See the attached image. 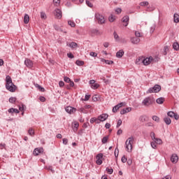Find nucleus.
Instances as JSON below:
<instances>
[{
    "label": "nucleus",
    "instance_id": "obj_39",
    "mask_svg": "<svg viewBox=\"0 0 179 179\" xmlns=\"http://www.w3.org/2000/svg\"><path fill=\"white\" fill-rule=\"evenodd\" d=\"M156 30V24H154L151 28H150V33L153 34L155 33V31Z\"/></svg>",
    "mask_w": 179,
    "mask_h": 179
},
{
    "label": "nucleus",
    "instance_id": "obj_23",
    "mask_svg": "<svg viewBox=\"0 0 179 179\" xmlns=\"http://www.w3.org/2000/svg\"><path fill=\"white\" fill-rule=\"evenodd\" d=\"M164 97H159L157 99L156 102L157 104H163L164 103Z\"/></svg>",
    "mask_w": 179,
    "mask_h": 179
},
{
    "label": "nucleus",
    "instance_id": "obj_52",
    "mask_svg": "<svg viewBox=\"0 0 179 179\" xmlns=\"http://www.w3.org/2000/svg\"><path fill=\"white\" fill-rule=\"evenodd\" d=\"M25 108H26V106L24 105V104H22V106H19V110H20V111H24Z\"/></svg>",
    "mask_w": 179,
    "mask_h": 179
},
{
    "label": "nucleus",
    "instance_id": "obj_40",
    "mask_svg": "<svg viewBox=\"0 0 179 179\" xmlns=\"http://www.w3.org/2000/svg\"><path fill=\"white\" fill-rule=\"evenodd\" d=\"M139 121L141 122H144L145 121H146V116L145 115L140 116Z\"/></svg>",
    "mask_w": 179,
    "mask_h": 179
},
{
    "label": "nucleus",
    "instance_id": "obj_57",
    "mask_svg": "<svg viewBox=\"0 0 179 179\" xmlns=\"http://www.w3.org/2000/svg\"><path fill=\"white\" fill-rule=\"evenodd\" d=\"M150 137H151L152 139L154 140V141L156 139L155 132L152 131V132L150 133Z\"/></svg>",
    "mask_w": 179,
    "mask_h": 179
},
{
    "label": "nucleus",
    "instance_id": "obj_6",
    "mask_svg": "<svg viewBox=\"0 0 179 179\" xmlns=\"http://www.w3.org/2000/svg\"><path fill=\"white\" fill-rule=\"evenodd\" d=\"M96 19L98 21V23L100 24L106 23V19L104 16L100 13H96Z\"/></svg>",
    "mask_w": 179,
    "mask_h": 179
},
{
    "label": "nucleus",
    "instance_id": "obj_17",
    "mask_svg": "<svg viewBox=\"0 0 179 179\" xmlns=\"http://www.w3.org/2000/svg\"><path fill=\"white\" fill-rule=\"evenodd\" d=\"M171 161L173 164H176L178 161V157L176 155V154H173Z\"/></svg>",
    "mask_w": 179,
    "mask_h": 179
},
{
    "label": "nucleus",
    "instance_id": "obj_18",
    "mask_svg": "<svg viewBox=\"0 0 179 179\" xmlns=\"http://www.w3.org/2000/svg\"><path fill=\"white\" fill-rule=\"evenodd\" d=\"M8 112L11 114L20 113V110L17 108H10L8 110Z\"/></svg>",
    "mask_w": 179,
    "mask_h": 179
},
{
    "label": "nucleus",
    "instance_id": "obj_3",
    "mask_svg": "<svg viewBox=\"0 0 179 179\" xmlns=\"http://www.w3.org/2000/svg\"><path fill=\"white\" fill-rule=\"evenodd\" d=\"M160 90H162V87L159 85H155L147 90V94L158 93Z\"/></svg>",
    "mask_w": 179,
    "mask_h": 179
},
{
    "label": "nucleus",
    "instance_id": "obj_43",
    "mask_svg": "<svg viewBox=\"0 0 179 179\" xmlns=\"http://www.w3.org/2000/svg\"><path fill=\"white\" fill-rule=\"evenodd\" d=\"M140 6H149V2L148 1H142V2H141Z\"/></svg>",
    "mask_w": 179,
    "mask_h": 179
},
{
    "label": "nucleus",
    "instance_id": "obj_29",
    "mask_svg": "<svg viewBox=\"0 0 179 179\" xmlns=\"http://www.w3.org/2000/svg\"><path fill=\"white\" fill-rule=\"evenodd\" d=\"M76 64L78 66H83L85 64V62L82 60H77L76 62Z\"/></svg>",
    "mask_w": 179,
    "mask_h": 179
},
{
    "label": "nucleus",
    "instance_id": "obj_35",
    "mask_svg": "<svg viewBox=\"0 0 179 179\" xmlns=\"http://www.w3.org/2000/svg\"><path fill=\"white\" fill-rule=\"evenodd\" d=\"M127 106V103L125 102H121L120 103H118L117 105H116V106L117 107V108H121L122 106Z\"/></svg>",
    "mask_w": 179,
    "mask_h": 179
},
{
    "label": "nucleus",
    "instance_id": "obj_27",
    "mask_svg": "<svg viewBox=\"0 0 179 179\" xmlns=\"http://www.w3.org/2000/svg\"><path fill=\"white\" fill-rule=\"evenodd\" d=\"M116 19H117V17L113 15H110L108 17L110 22H114V21H115Z\"/></svg>",
    "mask_w": 179,
    "mask_h": 179
},
{
    "label": "nucleus",
    "instance_id": "obj_36",
    "mask_svg": "<svg viewBox=\"0 0 179 179\" xmlns=\"http://www.w3.org/2000/svg\"><path fill=\"white\" fill-rule=\"evenodd\" d=\"M53 3L55 6H59L61 3V0H53Z\"/></svg>",
    "mask_w": 179,
    "mask_h": 179
},
{
    "label": "nucleus",
    "instance_id": "obj_16",
    "mask_svg": "<svg viewBox=\"0 0 179 179\" xmlns=\"http://www.w3.org/2000/svg\"><path fill=\"white\" fill-rule=\"evenodd\" d=\"M90 33L92 36H99L101 35V32L98 29H92Z\"/></svg>",
    "mask_w": 179,
    "mask_h": 179
},
{
    "label": "nucleus",
    "instance_id": "obj_22",
    "mask_svg": "<svg viewBox=\"0 0 179 179\" xmlns=\"http://www.w3.org/2000/svg\"><path fill=\"white\" fill-rule=\"evenodd\" d=\"M69 46L72 49H76L78 48V43L76 42H71L69 43Z\"/></svg>",
    "mask_w": 179,
    "mask_h": 179
},
{
    "label": "nucleus",
    "instance_id": "obj_47",
    "mask_svg": "<svg viewBox=\"0 0 179 179\" xmlns=\"http://www.w3.org/2000/svg\"><path fill=\"white\" fill-rule=\"evenodd\" d=\"M92 101L94 102H96L99 101V96L98 95H94L92 96Z\"/></svg>",
    "mask_w": 179,
    "mask_h": 179
},
{
    "label": "nucleus",
    "instance_id": "obj_55",
    "mask_svg": "<svg viewBox=\"0 0 179 179\" xmlns=\"http://www.w3.org/2000/svg\"><path fill=\"white\" fill-rule=\"evenodd\" d=\"M64 80L67 83H69L71 81V78L69 77H64Z\"/></svg>",
    "mask_w": 179,
    "mask_h": 179
},
{
    "label": "nucleus",
    "instance_id": "obj_61",
    "mask_svg": "<svg viewBox=\"0 0 179 179\" xmlns=\"http://www.w3.org/2000/svg\"><path fill=\"white\" fill-rule=\"evenodd\" d=\"M118 152H119L118 148H115V157L116 158L118 157Z\"/></svg>",
    "mask_w": 179,
    "mask_h": 179
},
{
    "label": "nucleus",
    "instance_id": "obj_4",
    "mask_svg": "<svg viewBox=\"0 0 179 179\" xmlns=\"http://www.w3.org/2000/svg\"><path fill=\"white\" fill-rule=\"evenodd\" d=\"M154 102H155V99H153V97L148 96L143 99L142 103L145 106H149L153 104Z\"/></svg>",
    "mask_w": 179,
    "mask_h": 179
},
{
    "label": "nucleus",
    "instance_id": "obj_7",
    "mask_svg": "<svg viewBox=\"0 0 179 179\" xmlns=\"http://www.w3.org/2000/svg\"><path fill=\"white\" fill-rule=\"evenodd\" d=\"M103 154H98L96 157V163L98 165H101L103 164Z\"/></svg>",
    "mask_w": 179,
    "mask_h": 179
},
{
    "label": "nucleus",
    "instance_id": "obj_31",
    "mask_svg": "<svg viewBox=\"0 0 179 179\" xmlns=\"http://www.w3.org/2000/svg\"><path fill=\"white\" fill-rule=\"evenodd\" d=\"M79 126H80L79 122H75L73 124V131H77L78 129Z\"/></svg>",
    "mask_w": 179,
    "mask_h": 179
},
{
    "label": "nucleus",
    "instance_id": "obj_62",
    "mask_svg": "<svg viewBox=\"0 0 179 179\" xmlns=\"http://www.w3.org/2000/svg\"><path fill=\"white\" fill-rule=\"evenodd\" d=\"M108 140V137H104L103 138H102V143H106Z\"/></svg>",
    "mask_w": 179,
    "mask_h": 179
},
{
    "label": "nucleus",
    "instance_id": "obj_19",
    "mask_svg": "<svg viewBox=\"0 0 179 179\" xmlns=\"http://www.w3.org/2000/svg\"><path fill=\"white\" fill-rule=\"evenodd\" d=\"M30 21V17L28 14H25L24 16V23L28 24Z\"/></svg>",
    "mask_w": 179,
    "mask_h": 179
},
{
    "label": "nucleus",
    "instance_id": "obj_24",
    "mask_svg": "<svg viewBox=\"0 0 179 179\" xmlns=\"http://www.w3.org/2000/svg\"><path fill=\"white\" fill-rule=\"evenodd\" d=\"M68 24H69L71 27H72V28H74V27H76V22H75L74 21L71 20H69L68 21Z\"/></svg>",
    "mask_w": 179,
    "mask_h": 179
},
{
    "label": "nucleus",
    "instance_id": "obj_48",
    "mask_svg": "<svg viewBox=\"0 0 179 179\" xmlns=\"http://www.w3.org/2000/svg\"><path fill=\"white\" fill-rule=\"evenodd\" d=\"M103 62L106 64H108V65H111L114 63L113 61H111V60H106V59H103Z\"/></svg>",
    "mask_w": 179,
    "mask_h": 179
},
{
    "label": "nucleus",
    "instance_id": "obj_63",
    "mask_svg": "<svg viewBox=\"0 0 179 179\" xmlns=\"http://www.w3.org/2000/svg\"><path fill=\"white\" fill-rule=\"evenodd\" d=\"M122 162L127 163V158L125 157V156L122 157Z\"/></svg>",
    "mask_w": 179,
    "mask_h": 179
},
{
    "label": "nucleus",
    "instance_id": "obj_46",
    "mask_svg": "<svg viewBox=\"0 0 179 179\" xmlns=\"http://www.w3.org/2000/svg\"><path fill=\"white\" fill-rule=\"evenodd\" d=\"M175 114H176V113H174L173 111H169L167 113L168 116H169L171 117H174Z\"/></svg>",
    "mask_w": 179,
    "mask_h": 179
},
{
    "label": "nucleus",
    "instance_id": "obj_11",
    "mask_svg": "<svg viewBox=\"0 0 179 179\" xmlns=\"http://www.w3.org/2000/svg\"><path fill=\"white\" fill-rule=\"evenodd\" d=\"M131 110H132V108L131 107L124 108L121 110L120 114L121 115H125V114L131 112Z\"/></svg>",
    "mask_w": 179,
    "mask_h": 179
},
{
    "label": "nucleus",
    "instance_id": "obj_25",
    "mask_svg": "<svg viewBox=\"0 0 179 179\" xmlns=\"http://www.w3.org/2000/svg\"><path fill=\"white\" fill-rule=\"evenodd\" d=\"M136 64L140 65L143 64V57H138L136 59Z\"/></svg>",
    "mask_w": 179,
    "mask_h": 179
},
{
    "label": "nucleus",
    "instance_id": "obj_38",
    "mask_svg": "<svg viewBox=\"0 0 179 179\" xmlns=\"http://www.w3.org/2000/svg\"><path fill=\"white\" fill-rule=\"evenodd\" d=\"M154 141L157 145H162L163 143V141L160 138H155Z\"/></svg>",
    "mask_w": 179,
    "mask_h": 179
},
{
    "label": "nucleus",
    "instance_id": "obj_33",
    "mask_svg": "<svg viewBox=\"0 0 179 179\" xmlns=\"http://www.w3.org/2000/svg\"><path fill=\"white\" fill-rule=\"evenodd\" d=\"M113 36H114V38L116 41H120V36H118V34H117L116 31L113 32Z\"/></svg>",
    "mask_w": 179,
    "mask_h": 179
},
{
    "label": "nucleus",
    "instance_id": "obj_30",
    "mask_svg": "<svg viewBox=\"0 0 179 179\" xmlns=\"http://www.w3.org/2000/svg\"><path fill=\"white\" fill-rule=\"evenodd\" d=\"M164 120L167 125H170L171 124V119L169 117H165Z\"/></svg>",
    "mask_w": 179,
    "mask_h": 179
},
{
    "label": "nucleus",
    "instance_id": "obj_34",
    "mask_svg": "<svg viewBox=\"0 0 179 179\" xmlns=\"http://www.w3.org/2000/svg\"><path fill=\"white\" fill-rule=\"evenodd\" d=\"M99 87H100V85L98 84V83H94V84H93V85H91V87H92L93 90H96V89H98Z\"/></svg>",
    "mask_w": 179,
    "mask_h": 179
},
{
    "label": "nucleus",
    "instance_id": "obj_45",
    "mask_svg": "<svg viewBox=\"0 0 179 179\" xmlns=\"http://www.w3.org/2000/svg\"><path fill=\"white\" fill-rule=\"evenodd\" d=\"M167 51H169V46H164V52H163L164 55H167Z\"/></svg>",
    "mask_w": 179,
    "mask_h": 179
},
{
    "label": "nucleus",
    "instance_id": "obj_5",
    "mask_svg": "<svg viewBox=\"0 0 179 179\" xmlns=\"http://www.w3.org/2000/svg\"><path fill=\"white\" fill-rule=\"evenodd\" d=\"M153 62H155V59H153V57L152 56L143 59V64L144 66H149V65L152 64V63H153Z\"/></svg>",
    "mask_w": 179,
    "mask_h": 179
},
{
    "label": "nucleus",
    "instance_id": "obj_64",
    "mask_svg": "<svg viewBox=\"0 0 179 179\" xmlns=\"http://www.w3.org/2000/svg\"><path fill=\"white\" fill-rule=\"evenodd\" d=\"M162 179H171V176H170V175H166V176H164Z\"/></svg>",
    "mask_w": 179,
    "mask_h": 179
},
{
    "label": "nucleus",
    "instance_id": "obj_56",
    "mask_svg": "<svg viewBox=\"0 0 179 179\" xmlns=\"http://www.w3.org/2000/svg\"><path fill=\"white\" fill-rule=\"evenodd\" d=\"M90 56L93 57H96L98 56V54L95 52H90Z\"/></svg>",
    "mask_w": 179,
    "mask_h": 179
},
{
    "label": "nucleus",
    "instance_id": "obj_60",
    "mask_svg": "<svg viewBox=\"0 0 179 179\" xmlns=\"http://www.w3.org/2000/svg\"><path fill=\"white\" fill-rule=\"evenodd\" d=\"M62 141H63L64 145H68V143H69L68 138H63Z\"/></svg>",
    "mask_w": 179,
    "mask_h": 179
},
{
    "label": "nucleus",
    "instance_id": "obj_44",
    "mask_svg": "<svg viewBox=\"0 0 179 179\" xmlns=\"http://www.w3.org/2000/svg\"><path fill=\"white\" fill-rule=\"evenodd\" d=\"M41 18L43 19V20L47 19V15H46L45 13H43V12L41 13Z\"/></svg>",
    "mask_w": 179,
    "mask_h": 179
},
{
    "label": "nucleus",
    "instance_id": "obj_49",
    "mask_svg": "<svg viewBox=\"0 0 179 179\" xmlns=\"http://www.w3.org/2000/svg\"><path fill=\"white\" fill-rule=\"evenodd\" d=\"M86 4L90 8H93V6H94L93 3L90 2V1H88V0L86 1Z\"/></svg>",
    "mask_w": 179,
    "mask_h": 179
},
{
    "label": "nucleus",
    "instance_id": "obj_2",
    "mask_svg": "<svg viewBox=\"0 0 179 179\" xmlns=\"http://www.w3.org/2000/svg\"><path fill=\"white\" fill-rule=\"evenodd\" d=\"M134 137H129V138H127V140L125 141V149L126 151L128 152L129 153L132 152V145H134Z\"/></svg>",
    "mask_w": 179,
    "mask_h": 179
},
{
    "label": "nucleus",
    "instance_id": "obj_10",
    "mask_svg": "<svg viewBox=\"0 0 179 179\" xmlns=\"http://www.w3.org/2000/svg\"><path fill=\"white\" fill-rule=\"evenodd\" d=\"M107 118H108V115L106 113H103L98 117V120L101 122H104L107 120Z\"/></svg>",
    "mask_w": 179,
    "mask_h": 179
},
{
    "label": "nucleus",
    "instance_id": "obj_58",
    "mask_svg": "<svg viewBox=\"0 0 179 179\" xmlns=\"http://www.w3.org/2000/svg\"><path fill=\"white\" fill-rule=\"evenodd\" d=\"M121 12H122V9H121V8H117L115 9V13L117 14H121Z\"/></svg>",
    "mask_w": 179,
    "mask_h": 179
},
{
    "label": "nucleus",
    "instance_id": "obj_13",
    "mask_svg": "<svg viewBox=\"0 0 179 179\" xmlns=\"http://www.w3.org/2000/svg\"><path fill=\"white\" fill-rule=\"evenodd\" d=\"M55 17L58 19H61L62 17V11L57 8L55 10Z\"/></svg>",
    "mask_w": 179,
    "mask_h": 179
},
{
    "label": "nucleus",
    "instance_id": "obj_12",
    "mask_svg": "<svg viewBox=\"0 0 179 179\" xmlns=\"http://www.w3.org/2000/svg\"><path fill=\"white\" fill-rule=\"evenodd\" d=\"M122 22L123 23H124V27H127V26H128V22H129V16H128V15L124 16V17H122Z\"/></svg>",
    "mask_w": 179,
    "mask_h": 179
},
{
    "label": "nucleus",
    "instance_id": "obj_1",
    "mask_svg": "<svg viewBox=\"0 0 179 179\" xmlns=\"http://www.w3.org/2000/svg\"><path fill=\"white\" fill-rule=\"evenodd\" d=\"M6 88L10 92H15L17 90V86L13 83L10 76L6 77Z\"/></svg>",
    "mask_w": 179,
    "mask_h": 179
},
{
    "label": "nucleus",
    "instance_id": "obj_8",
    "mask_svg": "<svg viewBox=\"0 0 179 179\" xmlns=\"http://www.w3.org/2000/svg\"><path fill=\"white\" fill-rule=\"evenodd\" d=\"M65 110L69 114H74L76 112L77 109L72 106H66L65 108Z\"/></svg>",
    "mask_w": 179,
    "mask_h": 179
},
{
    "label": "nucleus",
    "instance_id": "obj_26",
    "mask_svg": "<svg viewBox=\"0 0 179 179\" xmlns=\"http://www.w3.org/2000/svg\"><path fill=\"white\" fill-rule=\"evenodd\" d=\"M173 20L175 23H179V15L178 13L174 14Z\"/></svg>",
    "mask_w": 179,
    "mask_h": 179
},
{
    "label": "nucleus",
    "instance_id": "obj_41",
    "mask_svg": "<svg viewBox=\"0 0 179 179\" xmlns=\"http://www.w3.org/2000/svg\"><path fill=\"white\" fill-rule=\"evenodd\" d=\"M106 171L108 174H113L114 170L113 169V168H106Z\"/></svg>",
    "mask_w": 179,
    "mask_h": 179
},
{
    "label": "nucleus",
    "instance_id": "obj_53",
    "mask_svg": "<svg viewBox=\"0 0 179 179\" xmlns=\"http://www.w3.org/2000/svg\"><path fill=\"white\" fill-rule=\"evenodd\" d=\"M121 124H122V120H121V119L118 120L117 123V128L120 127L121 126Z\"/></svg>",
    "mask_w": 179,
    "mask_h": 179
},
{
    "label": "nucleus",
    "instance_id": "obj_51",
    "mask_svg": "<svg viewBox=\"0 0 179 179\" xmlns=\"http://www.w3.org/2000/svg\"><path fill=\"white\" fill-rule=\"evenodd\" d=\"M91 98V95L90 94H86L85 96V99H83V101H87L90 100V99Z\"/></svg>",
    "mask_w": 179,
    "mask_h": 179
},
{
    "label": "nucleus",
    "instance_id": "obj_54",
    "mask_svg": "<svg viewBox=\"0 0 179 179\" xmlns=\"http://www.w3.org/2000/svg\"><path fill=\"white\" fill-rule=\"evenodd\" d=\"M156 144H157V143H155V141H152V142H151V147H152L153 149H156V148H157Z\"/></svg>",
    "mask_w": 179,
    "mask_h": 179
},
{
    "label": "nucleus",
    "instance_id": "obj_37",
    "mask_svg": "<svg viewBox=\"0 0 179 179\" xmlns=\"http://www.w3.org/2000/svg\"><path fill=\"white\" fill-rule=\"evenodd\" d=\"M17 101V98L16 97H10L9 98V102L11 103H15Z\"/></svg>",
    "mask_w": 179,
    "mask_h": 179
},
{
    "label": "nucleus",
    "instance_id": "obj_20",
    "mask_svg": "<svg viewBox=\"0 0 179 179\" xmlns=\"http://www.w3.org/2000/svg\"><path fill=\"white\" fill-rule=\"evenodd\" d=\"M124 56V50H120L117 53H116V57L117 58H121Z\"/></svg>",
    "mask_w": 179,
    "mask_h": 179
},
{
    "label": "nucleus",
    "instance_id": "obj_14",
    "mask_svg": "<svg viewBox=\"0 0 179 179\" xmlns=\"http://www.w3.org/2000/svg\"><path fill=\"white\" fill-rule=\"evenodd\" d=\"M131 42L132 44L138 45L141 42V39L138 37H133L131 38Z\"/></svg>",
    "mask_w": 179,
    "mask_h": 179
},
{
    "label": "nucleus",
    "instance_id": "obj_9",
    "mask_svg": "<svg viewBox=\"0 0 179 179\" xmlns=\"http://www.w3.org/2000/svg\"><path fill=\"white\" fill-rule=\"evenodd\" d=\"M24 64L29 69H31L34 66L33 62L29 59H26L24 61Z\"/></svg>",
    "mask_w": 179,
    "mask_h": 179
},
{
    "label": "nucleus",
    "instance_id": "obj_28",
    "mask_svg": "<svg viewBox=\"0 0 179 179\" xmlns=\"http://www.w3.org/2000/svg\"><path fill=\"white\" fill-rule=\"evenodd\" d=\"M28 134L31 136H34L35 135V131L33 128H29L28 130Z\"/></svg>",
    "mask_w": 179,
    "mask_h": 179
},
{
    "label": "nucleus",
    "instance_id": "obj_32",
    "mask_svg": "<svg viewBox=\"0 0 179 179\" xmlns=\"http://www.w3.org/2000/svg\"><path fill=\"white\" fill-rule=\"evenodd\" d=\"M173 48L176 51L179 50V44L177 42L173 43Z\"/></svg>",
    "mask_w": 179,
    "mask_h": 179
},
{
    "label": "nucleus",
    "instance_id": "obj_21",
    "mask_svg": "<svg viewBox=\"0 0 179 179\" xmlns=\"http://www.w3.org/2000/svg\"><path fill=\"white\" fill-rule=\"evenodd\" d=\"M78 111H79L80 113H83V114H87V113H88V110H86L85 107L79 108H78Z\"/></svg>",
    "mask_w": 179,
    "mask_h": 179
},
{
    "label": "nucleus",
    "instance_id": "obj_42",
    "mask_svg": "<svg viewBox=\"0 0 179 179\" xmlns=\"http://www.w3.org/2000/svg\"><path fill=\"white\" fill-rule=\"evenodd\" d=\"M152 120L157 122H159V121L160 120V118L157 115H153Z\"/></svg>",
    "mask_w": 179,
    "mask_h": 179
},
{
    "label": "nucleus",
    "instance_id": "obj_15",
    "mask_svg": "<svg viewBox=\"0 0 179 179\" xmlns=\"http://www.w3.org/2000/svg\"><path fill=\"white\" fill-rule=\"evenodd\" d=\"M44 151L43 148H35L34 151V155L35 156L39 155L41 153H43Z\"/></svg>",
    "mask_w": 179,
    "mask_h": 179
},
{
    "label": "nucleus",
    "instance_id": "obj_59",
    "mask_svg": "<svg viewBox=\"0 0 179 179\" xmlns=\"http://www.w3.org/2000/svg\"><path fill=\"white\" fill-rule=\"evenodd\" d=\"M67 56H68V57L70 58V59H73V58H74V55H73V54L72 52L68 53V54H67Z\"/></svg>",
    "mask_w": 179,
    "mask_h": 179
},
{
    "label": "nucleus",
    "instance_id": "obj_50",
    "mask_svg": "<svg viewBox=\"0 0 179 179\" xmlns=\"http://www.w3.org/2000/svg\"><path fill=\"white\" fill-rule=\"evenodd\" d=\"M135 36L136 37L141 38L142 36V34L139 32V31H136Z\"/></svg>",
    "mask_w": 179,
    "mask_h": 179
}]
</instances>
